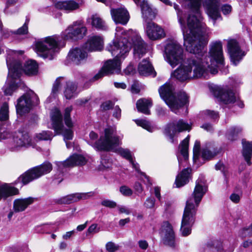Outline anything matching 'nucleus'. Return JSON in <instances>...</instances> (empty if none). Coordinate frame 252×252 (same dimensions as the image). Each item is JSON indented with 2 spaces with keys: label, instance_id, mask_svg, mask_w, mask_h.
<instances>
[{
  "label": "nucleus",
  "instance_id": "nucleus-1",
  "mask_svg": "<svg viewBox=\"0 0 252 252\" xmlns=\"http://www.w3.org/2000/svg\"><path fill=\"white\" fill-rule=\"evenodd\" d=\"M116 36L119 37L118 41H114L107 48L112 56L113 60L107 61L101 69L93 78V81L97 80L105 75L118 73L121 70L120 60L124 59L130 50L131 43L133 45V53L135 59H139L146 53V45L141 37L132 31H122L120 27H117Z\"/></svg>",
  "mask_w": 252,
  "mask_h": 252
},
{
  "label": "nucleus",
  "instance_id": "nucleus-2",
  "mask_svg": "<svg viewBox=\"0 0 252 252\" xmlns=\"http://www.w3.org/2000/svg\"><path fill=\"white\" fill-rule=\"evenodd\" d=\"M205 33L196 38L193 41L191 42V48L193 51H187L194 55H197L198 58L200 59L201 63H207L208 70L205 75L202 76L206 78L210 72L213 74L218 73V70L216 66L217 64H223L224 58L222 51V44L220 41L213 42L210 44V48L209 52V56L205 55V46L208 43V38L205 35Z\"/></svg>",
  "mask_w": 252,
  "mask_h": 252
},
{
  "label": "nucleus",
  "instance_id": "nucleus-3",
  "mask_svg": "<svg viewBox=\"0 0 252 252\" xmlns=\"http://www.w3.org/2000/svg\"><path fill=\"white\" fill-rule=\"evenodd\" d=\"M206 190L203 181L198 179L192 194L186 201L180 229L183 236H187L191 233L197 208Z\"/></svg>",
  "mask_w": 252,
  "mask_h": 252
},
{
  "label": "nucleus",
  "instance_id": "nucleus-4",
  "mask_svg": "<svg viewBox=\"0 0 252 252\" xmlns=\"http://www.w3.org/2000/svg\"><path fill=\"white\" fill-rule=\"evenodd\" d=\"M174 8L177 11L178 21L181 27L186 49L193 51L191 42L206 33V26L203 25L196 16L189 15L187 20V28L185 25L186 13L181 10L179 6L176 3H174Z\"/></svg>",
  "mask_w": 252,
  "mask_h": 252
},
{
  "label": "nucleus",
  "instance_id": "nucleus-5",
  "mask_svg": "<svg viewBox=\"0 0 252 252\" xmlns=\"http://www.w3.org/2000/svg\"><path fill=\"white\" fill-rule=\"evenodd\" d=\"M207 63H201L197 55L187 59L185 64L180 65L173 73V76L181 82L201 78L208 70Z\"/></svg>",
  "mask_w": 252,
  "mask_h": 252
},
{
  "label": "nucleus",
  "instance_id": "nucleus-6",
  "mask_svg": "<svg viewBox=\"0 0 252 252\" xmlns=\"http://www.w3.org/2000/svg\"><path fill=\"white\" fill-rule=\"evenodd\" d=\"M72 110L71 106L67 107L65 109L64 120L67 128L64 127L63 124L62 116L60 111L57 108L52 110L51 113L52 121V128L53 129L57 134H62L63 139L66 142L67 148L71 146V143L67 142V140H72L73 137V131L72 129L73 125L71 121L70 114Z\"/></svg>",
  "mask_w": 252,
  "mask_h": 252
},
{
  "label": "nucleus",
  "instance_id": "nucleus-7",
  "mask_svg": "<svg viewBox=\"0 0 252 252\" xmlns=\"http://www.w3.org/2000/svg\"><path fill=\"white\" fill-rule=\"evenodd\" d=\"M174 91V88L172 85L168 82L158 89V92L161 98L172 111L178 114L179 110L189 103V96L184 92H180L175 95Z\"/></svg>",
  "mask_w": 252,
  "mask_h": 252
},
{
  "label": "nucleus",
  "instance_id": "nucleus-8",
  "mask_svg": "<svg viewBox=\"0 0 252 252\" xmlns=\"http://www.w3.org/2000/svg\"><path fill=\"white\" fill-rule=\"evenodd\" d=\"M64 46L65 42L60 39V36L54 35L37 41L35 43V49L38 56L52 60L61 48Z\"/></svg>",
  "mask_w": 252,
  "mask_h": 252
},
{
  "label": "nucleus",
  "instance_id": "nucleus-9",
  "mask_svg": "<svg viewBox=\"0 0 252 252\" xmlns=\"http://www.w3.org/2000/svg\"><path fill=\"white\" fill-rule=\"evenodd\" d=\"M104 136H101L94 144V147L98 150L113 151L120 144V140L117 135L115 128L109 127L105 129Z\"/></svg>",
  "mask_w": 252,
  "mask_h": 252
},
{
  "label": "nucleus",
  "instance_id": "nucleus-10",
  "mask_svg": "<svg viewBox=\"0 0 252 252\" xmlns=\"http://www.w3.org/2000/svg\"><path fill=\"white\" fill-rule=\"evenodd\" d=\"M52 170V164L45 161L39 166L32 168L21 175L14 183L16 185L21 182L23 185H26L42 176L48 174Z\"/></svg>",
  "mask_w": 252,
  "mask_h": 252
},
{
  "label": "nucleus",
  "instance_id": "nucleus-11",
  "mask_svg": "<svg viewBox=\"0 0 252 252\" xmlns=\"http://www.w3.org/2000/svg\"><path fill=\"white\" fill-rule=\"evenodd\" d=\"M23 71L29 75H35L38 72V64L35 61L30 60L25 63L24 66L18 62L12 67H9V74L14 79L19 78Z\"/></svg>",
  "mask_w": 252,
  "mask_h": 252
},
{
  "label": "nucleus",
  "instance_id": "nucleus-12",
  "mask_svg": "<svg viewBox=\"0 0 252 252\" xmlns=\"http://www.w3.org/2000/svg\"><path fill=\"white\" fill-rule=\"evenodd\" d=\"M165 51L168 62L171 66H175L182 62L183 50L177 41L169 42L165 46Z\"/></svg>",
  "mask_w": 252,
  "mask_h": 252
},
{
  "label": "nucleus",
  "instance_id": "nucleus-13",
  "mask_svg": "<svg viewBox=\"0 0 252 252\" xmlns=\"http://www.w3.org/2000/svg\"><path fill=\"white\" fill-rule=\"evenodd\" d=\"M38 96L32 91L23 94L17 100L16 106L18 113L22 115L29 112L32 106L39 103Z\"/></svg>",
  "mask_w": 252,
  "mask_h": 252
},
{
  "label": "nucleus",
  "instance_id": "nucleus-14",
  "mask_svg": "<svg viewBox=\"0 0 252 252\" xmlns=\"http://www.w3.org/2000/svg\"><path fill=\"white\" fill-rule=\"evenodd\" d=\"M87 31V28L80 22H74L62 32L61 37L63 40H76L82 38Z\"/></svg>",
  "mask_w": 252,
  "mask_h": 252
},
{
  "label": "nucleus",
  "instance_id": "nucleus-15",
  "mask_svg": "<svg viewBox=\"0 0 252 252\" xmlns=\"http://www.w3.org/2000/svg\"><path fill=\"white\" fill-rule=\"evenodd\" d=\"M190 125L182 119L173 121L167 124L164 130V134L169 137L172 142H173L174 135L177 132H181L190 129Z\"/></svg>",
  "mask_w": 252,
  "mask_h": 252
},
{
  "label": "nucleus",
  "instance_id": "nucleus-16",
  "mask_svg": "<svg viewBox=\"0 0 252 252\" xmlns=\"http://www.w3.org/2000/svg\"><path fill=\"white\" fill-rule=\"evenodd\" d=\"M227 48L231 61L235 65H237L246 55L245 51L241 50L239 43L236 39H228Z\"/></svg>",
  "mask_w": 252,
  "mask_h": 252
},
{
  "label": "nucleus",
  "instance_id": "nucleus-17",
  "mask_svg": "<svg viewBox=\"0 0 252 252\" xmlns=\"http://www.w3.org/2000/svg\"><path fill=\"white\" fill-rule=\"evenodd\" d=\"M145 27V32L151 40H157L164 38L165 33L164 30L156 23L153 22L152 20L144 22Z\"/></svg>",
  "mask_w": 252,
  "mask_h": 252
},
{
  "label": "nucleus",
  "instance_id": "nucleus-18",
  "mask_svg": "<svg viewBox=\"0 0 252 252\" xmlns=\"http://www.w3.org/2000/svg\"><path fill=\"white\" fill-rule=\"evenodd\" d=\"M86 162L85 158L83 156L75 154L70 156L63 161L57 162L56 165L60 172H63L65 168L72 167L76 165H84Z\"/></svg>",
  "mask_w": 252,
  "mask_h": 252
},
{
  "label": "nucleus",
  "instance_id": "nucleus-19",
  "mask_svg": "<svg viewBox=\"0 0 252 252\" xmlns=\"http://www.w3.org/2000/svg\"><path fill=\"white\" fill-rule=\"evenodd\" d=\"M203 5L206 10L208 16L214 20V24L216 20L220 17V0H205Z\"/></svg>",
  "mask_w": 252,
  "mask_h": 252
},
{
  "label": "nucleus",
  "instance_id": "nucleus-20",
  "mask_svg": "<svg viewBox=\"0 0 252 252\" xmlns=\"http://www.w3.org/2000/svg\"><path fill=\"white\" fill-rule=\"evenodd\" d=\"M94 195V192L75 193L57 199L56 202L60 204H69L77 202L80 200L87 199Z\"/></svg>",
  "mask_w": 252,
  "mask_h": 252
},
{
  "label": "nucleus",
  "instance_id": "nucleus-21",
  "mask_svg": "<svg viewBox=\"0 0 252 252\" xmlns=\"http://www.w3.org/2000/svg\"><path fill=\"white\" fill-rule=\"evenodd\" d=\"M110 13L112 19L116 24L126 25L129 20V14L125 7L111 8Z\"/></svg>",
  "mask_w": 252,
  "mask_h": 252
},
{
  "label": "nucleus",
  "instance_id": "nucleus-22",
  "mask_svg": "<svg viewBox=\"0 0 252 252\" xmlns=\"http://www.w3.org/2000/svg\"><path fill=\"white\" fill-rule=\"evenodd\" d=\"M84 48H75L70 50L67 56L68 60L78 65L83 63L88 57L87 53Z\"/></svg>",
  "mask_w": 252,
  "mask_h": 252
},
{
  "label": "nucleus",
  "instance_id": "nucleus-23",
  "mask_svg": "<svg viewBox=\"0 0 252 252\" xmlns=\"http://www.w3.org/2000/svg\"><path fill=\"white\" fill-rule=\"evenodd\" d=\"M219 98L225 104L236 103V105L240 108H243L244 106L243 102L240 100L239 95L231 90L223 91L220 94Z\"/></svg>",
  "mask_w": 252,
  "mask_h": 252
},
{
  "label": "nucleus",
  "instance_id": "nucleus-24",
  "mask_svg": "<svg viewBox=\"0 0 252 252\" xmlns=\"http://www.w3.org/2000/svg\"><path fill=\"white\" fill-rule=\"evenodd\" d=\"M14 142L16 147H26L31 146V139L26 131H19L15 133L13 137Z\"/></svg>",
  "mask_w": 252,
  "mask_h": 252
},
{
  "label": "nucleus",
  "instance_id": "nucleus-25",
  "mask_svg": "<svg viewBox=\"0 0 252 252\" xmlns=\"http://www.w3.org/2000/svg\"><path fill=\"white\" fill-rule=\"evenodd\" d=\"M163 229L165 231V236L163 238V243L165 245L170 247L174 246L175 235L171 224L168 221L163 222Z\"/></svg>",
  "mask_w": 252,
  "mask_h": 252
},
{
  "label": "nucleus",
  "instance_id": "nucleus-26",
  "mask_svg": "<svg viewBox=\"0 0 252 252\" xmlns=\"http://www.w3.org/2000/svg\"><path fill=\"white\" fill-rule=\"evenodd\" d=\"M137 5L141 8L144 22L153 20L155 18L156 13L153 11L147 0L140 1Z\"/></svg>",
  "mask_w": 252,
  "mask_h": 252
},
{
  "label": "nucleus",
  "instance_id": "nucleus-27",
  "mask_svg": "<svg viewBox=\"0 0 252 252\" xmlns=\"http://www.w3.org/2000/svg\"><path fill=\"white\" fill-rule=\"evenodd\" d=\"M102 47L103 39L99 36L92 37L85 45V48L90 51L100 50Z\"/></svg>",
  "mask_w": 252,
  "mask_h": 252
},
{
  "label": "nucleus",
  "instance_id": "nucleus-28",
  "mask_svg": "<svg viewBox=\"0 0 252 252\" xmlns=\"http://www.w3.org/2000/svg\"><path fill=\"white\" fill-rule=\"evenodd\" d=\"M82 2H79V1L77 2L74 0H69L59 1L55 4V6L58 9L71 11L79 8Z\"/></svg>",
  "mask_w": 252,
  "mask_h": 252
},
{
  "label": "nucleus",
  "instance_id": "nucleus-29",
  "mask_svg": "<svg viewBox=\"0 0 252 252\" xmlns=\"http://www.w3.org/2000/svg\"><path fill=\"white\" fill-rule=\"evenodd\" d=\"M35 198L30 197L24 199H16L13 203V208L16 212L24 211L34 201Z\"/></svg>",
  "mask_w": 252,
  "mask_h": 252
},
{
  "label": "nucleus",
  "instance_id": "nucleus-30",
  "mask_svg": "<svg viewBox=\"0 0 252 252\" xmlns=\"http://www.w3.org/2000/svg\"><path fill=\"white\" fill-rule=\"evenodd\" d=\"M191 171V169L185 168L177 176L175 180L177 187H183L189 182Z\"/></svg>",
  "mask_w": 252,
  "mask_h": 252
},
{
  "label": "nucleus",
  "instance_id": "nucleus-31",
  "mask_svg": "<svg viewBox=\"0 0 252 252\" xmlns=\"http://www.w3.org/2000/svg\"><path fill=\"white\" fill-rule=\"evenodd\" d=\"M139 73L141 75H150L154 73V76H156V72L154 71V68L150 62L146 60H143L139 64L138 68Z\"/></svg>",
  "mask_w": 252,
  "mask_h": 252
},
{
  "label": "nucleus",
  "instance_id": "nucleus-32",
  "mask_svg": "<svg viewBox=\"0 0 252 252\" xmlns=\"http://www.w3.org/2000/svg\"><path fill=\"white\" fill-rule=\"evenodd\" d=\"M151 99L141 98L137 100L136 107L138 111L146 115L150 114V108L152 106Z\"/></svg>",
  "mask_w": 252,
  "mask_h": 252
},
{
  "label": "nucleus",
  "instance_id": "nucleus-33",
  "mask_svg": "<svg viewBox=\"0 0 252 252\" xmlns=\"http://www.w3.org/2000/svg\"><path fill=\"white\" fill-rule=\"evenodd\" d=\"M77 85L71 81L65 82L64 94L66 99H69L74 97L76 94Z\"/></svg>",
  "mask_w": 252,
  "mask_h": 252
},
{
  "label": "nucleus",
  "instance_id": "nucleus-34",
  "mask_svg": "<svg viewBox=\"0 0 252 252\" xmlns=\"http://www.w3.org/2000/svg\"><path fill=\"white\" fill-rule=\"evenodd\" d=\"M92 26L98 30L106 31L108 27L104 21L98 15H93L91 18Z\"/></svg>",
  "mask_w": 252,
  "mask_h": 252
},
{
  "label": "nucleus",
  "instance_id": "nucleus-35",
  "mask_svg": "<svg viewBox=\"0 0 252 252\" xmlns=\"http://www.w3.org/2000/svg\"><path fill=\"white\" fill-rule=\"evenodd\" d=\"M243 156L248 164H251V159L252 156V143L247 142L244 140L242 141Z\"/></svg>",
  "mask_w": 252,
  "mask_h": 252
},
{
  "label": "nucleus",
  "instance_id": "nucleus-36",
  "mask_svg": "<svg viewBox=\"0 0 252 252\" xmlns=\"http://www.w3.org/2000/svg\"><path fill=\"white\" fill-rule=\"evenodd\" d=\"M185 1L188 2V6L193 12L198 15L200 14L202 0H185Z\"/></svg>",
  "mask_w": 252,
  "mask_h": 252
},
{
  "label": "nucleus",
  "instance_id": "nucleus-37",
  "mask_svg": "<svg viewBox=\"0 0 252 252\" xmlns=\"http://www.w3.org/2000/svg\"><path fill=\"white\" fill-rule=\"evenodd\" d=\"M201 115L205 120H211L213 121H216L219 119V113L214 110H204L201 112Z\"/></svg>",
  "mask_w": 252,
  "mask_h": 252
},
{
  "label": "nucleus",
  "instance_id": "nucleus-38",
  "mask_svg": "<svg viewBox=\"0 0 252 252\" xmlns=\"http://www.w3.org/2000/svg\"><path fill=\"white\" fill-rule=\"evenodd\" d=\"M189 144V137L188 136L184 139L179 146L180 153L185 161L188 158V150Z\"/></svg>",
  "mask_w": 252,
  "mask_h": 252
},
{
  "label": "nucleus",
  "instance_id": "nucleus-39",
  "mask_svg": "<svg viewBox=\"0 0 252 252\" xmlns=\"http://www.w3.org/2000/svg\"><path fill=\"white\" fill-rule=\"evenodd\" d=\"M242 129L240 127L233 126L230 127L226 132L228 139L231 141L235 140L238 134L240 133Z\"/></svg>",
  "mask_w": 252,
  "mask_h": 252
},
{
  "label": "nucleus",
  "instance_id": "nucleus-40",
  "mask_svg": "<svg viewBox=\"0 0 252 252\" xmlns=\"http://www.w3.org/2000/svg\"><path fill=\"white\" fill-rule=\"evenodd\" d=\"M219 152L217 148H214L213 150L204 148L202 150L201 157L204 159H210L216 156Z\"/></svg>",
  "mask_w": 252,
  "mask_h": 252
},
{
  "label": "nucleus",
  "instance_id": "nucleus-41",
  "mask_svg": "<svg viewBox=\"0 0 252 252\" xmlns=\"http://www.w3.org/2000/svg\"><path fill=\"white\" fill-rule=\"evenodd\" d=\"M30 22V18L26 17L25 23L22 27L19 28L17 30L11 32L12 33L19 34V35H25L28 33V25Z\"/></svg>",
  "mask_w": 252,
  "mask_h": 252
},
{
  "label": "nucleus",
  "instance_id": "nucleus-42",
  "mask_svg": "<svg viewBox=\"0 0 252 252\" xmlns=\"http://www.w3.org/2000/svg\"><path fill=\"white\" fill-rule=\"evenodd\" d=\"M65 82L64 78L63 77H59L57 78L53 84L52 89V94H57L60 90L61 85L65 83Z\"/></svg>",
  "mask_w": 252,
  "mask_h": 252
},
{
  "label": "nucleus",
  "instance_id": "nucleus-43",
  "mask_svg": "<svg viewBox=\"0 0 252 252\" xmlns=\"http://www.w3.org/2000/svg\"><path fill=\"white\" fill-rule=\"evenodd\" d=\"M53 137L54 135L50 131H43L36 135V138L40 140H51Z\"/></svg>",
  "mask_w": 252,
  "mask_h": 252
},
{
  "label": "nucleus",
  "instance_id": "nucleus-44",
  "mask_svg": "<svg viewBox=\"0 0 252 252\" xmlns=\"http://www.w3.org/2000/svg\"><path fill=\"white\" fill-rule=\"evenodd\" d=\"M8 106L7 103H4L0 110V120L5 121L8 119Z\"/></svg>",
  "mask_w": 252,
  "mask_h": 252
},
{
  "label": "nucleus",
  "instance_id": "nucleus-45",
  "mask_svg": "<svg viewBox=\"0 0 252 252\" xmlns=\"http://www.w3.org/2000/svg\"><path fill=\"white\" fill-rule=\"evenodd\" d=\"M137 125L142 126L144 128L150 131L151 129V124L149 122L145 120H137L135 121Z\"/></svg>",
  "mask_w": 252,
  "mask_h": 252
},
{
  "label": "nucleus",
  "instance_id": "nucleus-46",
  "mask_svg": "<svg viewBox=\"0 0 252 252\" xmlns=\"http://www.w3.org/2000/svg\"><path fill=\"white\" fill-rule=\"evenodd\" d=\"M119 153L122 157L128 159L129 161L132 159L131 152L128 149H120Z\"/></svg>",
  "mask_w": 252,
  "mask_h": 252
},
{
  "label": "nucleus",
  "instance_id": "nucleus-47",
  "mask_svg": "<svg viewBox=\"0 0 252 252\" xmlns=\"http://www.w3.org/2000/svg\"><path fill=\"white\" fill-rule=\"evenodd\" d=\"M200 142L199 141L196 140L194 145L193 152V158H197L200 154Z\"/></svg>",
  "mask_w": 252,
  "mask_h": 252
},
{
  "label": "nucleus",
  "instance_id": "nucleus-48",
  "mask_svg": "<svg viewBox=\"0 0 252 252\" xmlns=\"http://www.w3.org/2000/svg\"><path fill=\"white\" fill-rule=\"evenodd\" d=\"M242 238L252 236V224L248 228H243L241 232Z\"/></svg>",
  "mask_w": 252,
  "mask_h": 252
},
{
  "label": "nucleus",
  "instance_id": "nucleus-49",
  "mask_svg": "<svg viewBox=\"0 0 252 252\" xmlns=\"http://www.w3.org/2000/svg\"><path fill=\"white\" fill-rule=\"evenodd\" d=\"M119 246L112 242H109L106 244V249L108 252H115L119 250Z\"/></svg>",
  "mask_w": 252,
  "mask_h": 252
},
{
  "label": "nucleus",
  "instance_id": "nucleus-50",
  "mask_svg": "<svg viewBox=\"0 0 252 252\" xmlns=\"http://www.w3.org/2000/svg\"><path fill=\"white\" fill-rule=\"evenodd\" d=\"M101 205L109 208H114L117 206V203L114 201L105 199L101 201Z\"/></svg>",
  "mask_w": 252,
  "mask_h": 252
},
{
  "label": "nucleus",
  "instance_id": "nucleus-51",
  "mask_svg": "<svg viewBox=\"0 0 252 252\" xmlns=\"http://www.w3.org/2000/svg\"><path fill=\"white\" fill-rule=\"evenodd\" d=\"M120 191L123 195L127 196H130L132 194V190L130 188L125 186H122L120 188Z\"/></svg>",
  "mask_w": 252,
  "mask_h": 252
},
{
  "label": "nucleus",
  "instance_id": "nucleus-52",
  "mask_svg": "<svg viewBox=\"0 0 252 252\" xmlns=\"http://www.w3.org/2000/svg\"><path fill=\"white\" fill-rule=\"evenodd\" d=\"M49 227L50 226L47 225L43 224L39 226H37L35 228V230L37 233H49V231L50 230Z\"/></svg>",
  "mask_w": 252,
  "mask_h": 252
},
{
  "label": "nucleus",
  "instance_id": "nucleus-53",
  "mask_svg": "<svg viewBox=\"0 0 252 252\" xmlns=\"http://www.w3.org/2000/svg\"><path fill=\"white\" fill-rule=\"evenodd\" d=\"M113 116L117 120L120 119L121 117V109L118 105H116L114 107Z\"/></svg>",
  "mask_w": 252,
  "mask_h": 252
},
{
  "label": "nucleus",
  "instance_id": "nucleus-54",
  "mask_svg": "<svg viewBox=\"0 0 252 252\" xmlns=\"http://www.w3.org/2000/svg\"><path fill=\"white\" fill-rule=\"evenodd\" d=\"M114 105V104L111 101H106L101 104V108L103 110L106 111L111 109Z\"/></svg>",
  "mask_w": 252,
  "mask_h": 252
},
{
  "label": "nucleus",
  "instance_id": "nucleus-55",
  "mask_svg": "<svg viewBox=\"0 0 252 252\" xmlns=\"http://www.w3.org/2000/svg\"><path fill=\"white\" fill-rule=\"evenodd\" d=\"M155 203V199L153 198H148L144 203L145 206L147 208H153Z\"/></svg>",
  "mask_w": 252,
  "mask_h": 252
},
{
  "label": "nucleus",
  "instance_id": "nucleus-56",
  "mask_svg": "<svg viewBox=\"0 0 252 252\" xmlns=\"http://www.w3.org/2000/svg\"><path fill=\"white\" fill-rule=\"evenodd\" d=\"M15 88V85L14 84H11L8 86H4V94L6 95H11Z\"/></svg>",
  "mask_w": 252,
  "mask_h": 252
},
{
  "label": "nucleus",
  "instance_id": "nucleus-57",
  "mask_svg": "<svg viewBox=\"0 0 252 252\" xmlns=\"http://www.w3.org/2000/svg\"><path fill=\"white\" fill-rule=\"evenodd\" d=\"M99 229L97 228V224L94 223L92 224L88 229L87 233L89 234L90 233H95L99 232Z\"/></svg>",
  "mask_w": 252,
  "mask_h": 252
},
{
  "label": "nucleus",
  "instance_id": "nucleus-58",
  "mask_svg": "<svg viewBox=\"0 0 252 252\" xmlns=\"http://www.w3.org/2000/svg\"><path fill=\"white\" fill-rule=\"evenodd\" d=\"M231 6L228 4H225L221 7V11L225 14H228L231 11Z\"/></svg>",
  "mask_w": 252,
  "mask_h": 252
},
{
  "label": "nucleus",
  "instance_id": "nucleus-59",
  "mask_svg": "<svg viewBox=\"0 0 252 252\" xmlns=\"http://www.w3.org/2000/svg\"><path fill=\"white\" fill-rule=\"evenodd\" d=\"M201 127L208 132H212L214 131L213 126L209 123H205Z\"/></svg>",
  "mask_w": 252,
  "mask_h": 252
},
{
  "label": "nucleus",
  "instance_id": "nucleus-60",
  "mask_svg": "<svg viewBox=\"0 0 252 252\" xmlns=\"http://www.w3.org/2000/svg\"><path fill=\"white\" fill-rule=\"evenodd\" d=\"M156 112L158 116H163L166 114L165 110L160 106H157Z\"/></svg>",
  "mask_w": 252,
  "mask_h": 252
},
{
  "label": "nucleus",
  "instance_id": "nucleus-61",
  "mask_svg": "<svg viewBox=\"0 0 252 252\" xmlns=\"http://www.w3.org/2000/svg\"><path fill=\"white\" fill-rule=\"evenodd\" d=\"M230 199H231V200L232 202H233L235 203H237L239 202L240 199V197L237 194L232 193L230 196Z\"/></svg>",
  "mask_w": 252,
  "mask_h": 252
},
{
  "label": "nucleus",
  "instance_id": "nucleus-62",
  "mask_svg": "<svg viewBox=\"0 0 252 252\" xmlns=\"http://www.w3.org/2000/svg\"><path fill=\"white\" fill-rule=\"evenodd\" d=\"M119 213L121 214H126L128 215L130 213V210L125 206H119Z\"/></svg>",
  "mask_w": 252,
  "mask_h": 252
},
{
  "label": "nucleus",
  "instance_id": "nucleus-63",
  "mask_svg": "<svg viewBox=\"0 0 252 252\" xmlns=\"http://www.w3.org/2000/svg\"><path fill=\"white\" fill-rule=\"evenodd\" d=\"M215 168H216V170H220L222 172H223L224 175L225 176H226V174H225V172L223 171V170L224 169V165H223V164L221 162H220V161L218 162L216 164Z\"/></svg>",
  "mask_w": 252,
  "mask_h": 252
},
{
  "label": "nucleus",
  "instance_id": "nucleus-64",
  "mask_svg": "<svg viewBox=\"0 0 252 252\" xmlns=\"http://www.w3.org/2000/svg\"><path fill=\"white\" fill-rule=\"evenodd\" d=\"M138 244L139 247L143 249V250H146L148 246V244L147 242L145 240H140L138 242Z\"/></svg>",
  "mask_w": 252,
  "mask_h": 252
}]
</instances>
